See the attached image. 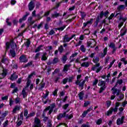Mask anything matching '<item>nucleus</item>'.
Wrapping results in <instances>:
<instances>
[{"label":"nucleus","mask_w":127,"mask_h":127,"mask_svg":"<svg viewBox=\"0 0 127 127\" xmlns=\"http://www.w3.org/2000/svg\"><path fill=\"white\" fill-rule=\"evenodd\" d=\"M102 123H103V119H102V118H100L99 119L97 120L96 121V125H101Z\"/></svg>","instance_id":"2f4dec72"},{"label":"nucleus","mask_w":127,"mask_h":127,"mask_svg":"<svg viewBox=\"0 0 127 127\" xmlns=\"http://www.w3.org/2000/svg\"><path fill=\"white\" fill-rule=\"evenodd\" d=\"M70 66L71 64H65L64 67L63 71L65 73H67L68 70H69V68H70Z\"/></svg>","instance_id":"a211bd4d"},{"label":"nucleus","mask_w":127,"mask_h":127,"mask_svg":"<svg viewBox=\"0 0 127 127\" xmlns=\"http://www.w3.org/2000/svg\"><path fill=\"white\" fill-rule=\"evenodd\" d=\"M120 107V103L119 102H116V105H115V107L114 108V113H117L118 112V107Z\"/></svg>","instance_id":"b1692460"},{"label":"nucleus","mask_w":127,"mask_h":127,"mask_svg":"<svg viewBox=\"0 0 127 127\" xmlns=\"http://www.w3.org/2000/svg\"><path fill=\"white\" fill-rule=\"evenodd\" d=\"M104 11H102L101 12V13L100 14L99 18H102V17H103V16H104Z\"/></svg>","instance_id":"e2e57ef3"},{"label":"nucleus","mask_w":127,"mask_h":127,"mask_svg":"<svg viewBox=\"0 0 127 127\" xmlns=\"http://www.w3.org/2000/svg\"><path fill=\"white\" fill-rule=\"evenodd\" d=\"M107 52H108V48L106 47L103 50V54H101L102 58H103V57H105V56L107 55Z\"/></svg>","instance_id":"4be33fe9"},{"label":"nucleus","mask_w":127,"mask_h":127,"mask_svg":"<svg viewBox=\"0 0 127 127\" xmlns=\"http://www.w3.org/2000/svg\"><path fill=\"white\" fill-rule=\"evenodd\" d=\"M86 45L88 47L90 46L91 48H93L96 46V41L94 40H90L87 41Z\"/></svg>","instance_id":"9d476101"},{"label":"nucleus","mask_w":127,"mask_h":127,"mask_svg":"<svg viewBox=\"0 0 127 127\" xmlns=\"http://www.w3.org/2000/svg\"><path fill=\"white\" fill-rule=\"evenodd\" d=\"M7 124H8V121L6 120L4 123L3 124V126L4 127H6L7 126Z\"/></svg>","instance_id":"69168bd1"},{"label":"nucleus","mask_w":127,"mask_h":127,"mask_svg":"<svg viewBox=\"0 0 127 127\" xmlns=\"http://www.w3.org/2000/svg\"><path fill=\"white\" fill-rule=\"evenodd\" d=\"M26 46V47L28 48L29 47V46L30 45V41L28 40L26 42V44L25 45Z\"/></svg>","instance_id":"680f3d73"},{"label":"nucleus","mask_w":127,"mask_h":127,"mask_svg":"<svg viewBox=\"0 0 127 127\" xmlns=\"http://www.w3.org/2000/svg\"><path fill=\"white\" fill-rule=\"evenodd\" d=\"M66 61H67V56L64 55L63 57V59H62L63 63H64V64H65Z\"/></svg>","instance_id":"58836bf2"},{"label":"nucleus","mask_w":127,"mask_h":127,"mask_svg":"<svg viewBox=\"0 0 127 127\" xmlns=\"http://www.w3.org/2000/svg\"><path fill=\"white\" fill-rule=\"evenodd\" d=\"M28 7H29V10L30 11H31V10H33L34 9V7H35V5L34 4V3L33 1H31L29 5H28Z\"/></svg>","instance_id":"4468645a"},{"label":"nucleus","mask_w":127,"mask_h":127,"mask_svg":"<svg viewBox=\"0 0 127 127\" xmlns=\"http://www.w3.org/2000/svg\"><path fill=\"white\" fill-rule=\"evenodd\" d=\"M98 82H99V80H98L97 79H95V80L93 82V85L96 86L97 84H98Z\"/></svg>","instance_id":"09e8293b"},{"label":"nucleus","mask_w":127,"mask_h":127,"mask_svg":"<svg viewBox=\"0 0 127 127\" xmlns=\"http://www.w3.org/2000/svg\"><path fill=\"white\" fill-rule=\"evenodd\" d=\"M68 78H65L64 79H63L62 82L64 85H65V84L67 83V82H68Z\"/></svg>","instance_id":"a19ab883"},{"label":"nucleus","mask_w":127,"mask_h":127,"mask_svg":"<svg viewBox=\"0 0 127 127\" xmlns=\"http://www.w3.org/2000/svg\"><path fill=\"white\" fill-rule=\"evenodd\" d=\"M0 75H1L2 77H0V84L2 82V79L4 78L7 74V70L6 68H4L3 67H0Z\"/></svg>","instance_id":"39448f33"},{"label":"nucleus","mask_w":127,"mask_h":127,"mask_svg":"<svg viewBox=\"0 0 127 127\" xmlns=\"http://www.w3.org/2000/svg\"><path fill=\"white\" fill-rule=\"evenodd\" d=\"M15 104H20L21 103V101H20V98L16 97L15 99Z\"/></svg>","instance_id":"e433bc0d"},{"label":"nucleus","mask_w":127,"mask_h":127,"mask_svg":"<svg viewBox=\"0 0 127 127\" xmlns=\"http://www.w3.org/2000/svg\"><path fill=\"white\" fill-rule=\"evenodd\" d=\"M80 50L82 51V52L85 53V52H86V48H85V46L83 45H81L80 46Z\"/></svg>","instance_id":"f704fd0d"},{"label":"nucleus","mask_w":127,"mask_h":127,"mask_svg":"<svg viewBox=\"0 0 127 127\" xmlns=\"http://www.w3.org/2000/svg\"><path fill=\"white\" fill-rule=\"evenodd\" d=\"M47 49L48 51H51V50H52V47L51 46H49L47 47Z\"/></svg>","instance_id":"774afa93"},{"label":"nucleus","mask_w":127,"mask_h":127,"mask_svg":"<svg viewBox=\"0 0 127 127\" xmlns=\"http://www.w3.org/2000/svg\"><path fill=\"white\" fill-rule=\"evenodd\" d=\"M76 85H78L79 88L81 89V90H83L84 89V85H85V80L83 79L81 80H76L75 82Z\"/></svg>","instance_id":"6e6552de"},{"label":"nucleus","mask_w":127,"mask_h":127,"mask_svg":"<svg viewBox=\"0 0 127 127\" xmlns=\"http://www.w3.org/2000/svg\"><path fill=\"white\" fill-rule=\"evenodd\" d=\"M31 65H32V62L28 63L25 65V68H26V67H28V66H31Z\"/></svg>","instance_id":"13d9d810"},{"label":"nucleus","mask_w":127,"mask_h":127,"mask_svg":"<svg viewBox=\"0 0 127 127\" xmlns=\"http://www.w3.org/2000/svg\"><path fill=\"white\" fill-rule=\"evenodd\" d=\"M76 36V35L73 34L70 37H69L68 35H65L63 38V42L65 43V42H69L72 38H74Z\"/></svg>","instance_id":"1a4fd4ad"},{"label":"nucleus","mask_w":127,"mask_h":127,"mask_svg":"<svg viewBox=\"0 0 127 127\" xmlns=\"http://www.w3.org/2000/svg\"><path fill=\"white\" fill-rule=\"evenodd\" d=\"M125 120V117L122 116L121 118H118L117 120V126H121L124 124V121Z\"/></svg>","instance_id":"ddd939ff"},{"label":"nucleus","mask_w":127,"mask_h":127,"mask_svg":"<svg viewBox=\"0 0 127 127\" xmlns=\"http://www.w3.org/2000/svg\"><path fill=\"white\" fill-rule=\"evenodd\" d=\"M93 110V107H89L86 111L87 112V113H89V112H91Z\"/></svg>","instance_id":"0e129e2a"},{"label":"nucleus","mask_w":127,"mask_h":127,"mask_svg":"<svg viewBox=\"0 0 127 127\" xmlns=\"http://www.w3.org/2000/svg\"><path fill=\"white\" fill-rule=\"evenodd\" d=\"M35 116V113H30L26 117V119H28V118H30V117H33Z\"/></svg>","instance_id":"c03bdc74"},{"label":"nucleus","mask_w":127,"mask_h":127,"mask_svg":"<svg viewBox=\"0 0 127 127\" xmlns=\"http://www.w3.org/2000/svg\"><path fill=\"white\" fill-rule=\"evenodd\" d=\"M59 80H60V77H55L54 78V81L55 83H57Z\"/></svg>","instance_id":"864d4df0"},{"label":"nucleus","mask_w":127,"mask_h":127,"mask_svg":"<svg viewBox=\"0 0 127 127\" xmlns=\"http://www.w3.org/2000/svg\"><path fill=\"white\" fill-rule=\"evenodd\" d=\"M115 61H116V60H114L110 64L109 67H108V69H110V68L112 67V66H113V65H114V63H115Z\"/></svg>","instance_id":"603ef678"},{"label":"nucleus","mask_w":127,"mask_h":127,"mask_svg":"<svg viewBox=\"0 0 127 127\" xmlns=\"http://www.w3.org/2000/svg\"><path fill=\"white\" fill-rule=\"evenodd\" d=\"M124 8H125V5H120L117 7V10L119 12L122 11V10Z\"/></svg>","instance_id":"393cba45"},{"label":"nucleus","mask_w":127,"mask_h":127,"mask_svg":"<svg viewBox=\"0 0 127 127\" xmlns=\"http://www.w3.org/2000/svg\"><path fill=\"white\" fill-rule=\"evenodd\" d=\"M55 107V103H53L50 106L46 108V109H45V110L43 112V114L42 115V117L44 118V117H46L48 111L49 112H48V115H51V113H52V112H53V110H54Z\"/></svg>","instance_id":"f257e3e1"},{"label":"nucleus","mask_w":127,"mask_h":127,"mask_svg":"<svg viewBox=\"0 0 127 127\" xmlns=\"http://www.w3.org/2000/svg\"><path fill=\"white\" fill-rule=\"evenodd\" d=\"M27 115H28V111H27V109H25L24 111V117H27Z\"/></svg>","instance_id":"3c124183"},{"label":"nucleus","mask_w":127,"mask_h":127,"mask_svg":"<svg viewBox=\"0 0 127 127\" xmlns=\"http://www.w3.org/2000/svg\"><path fill=\"white\" fill-rule=\"evenodd\" d=\"M66 116V112H64L63 114L61 113L59 114L57 117V120H60L63 118H65Z\"/></svg>","instance_id":"dca6fc26"},{"label":"nucleus","mask_w":127,"mask_h":127,"mask_svg":"<svg viewBox=\"0 0 127 127\" xmlns=\"http://www.w3.org/2000/svg\"><path fill=\"white\" fill-rule=\"evenodd\" d=\"M7 99H8V96H5L1 97L2 101H4L5 100H7Z\"/></svg>","instance_id":"052dcab7"},{"label":"nucleus","mask_w":127,"mask_h":127,"mask_svg":"<svg viewBox=\"0 0 127 127\" xmlns=\"http://www.w3.org/2000/svg\"><path fill=\"white\" fill-rule=\"evenodd\" d=\"M115 17H117V18L120 17L119 21H121V22H123V23L127 20V18L123 17L121 13H117L115 15Z\"/></svg>","instance_id":"9b49d317"},{"label":"nucleus","mask_w":127,"mask_h":127,"mask_svg":"<svg viewBox=\"0 0 127 127\" xmlns=\"http://www.w3.org/2000/svg\"><path fill=\"white\" fill-rule=\"evenodd\" d=\"M98 85L101 87L99 89V94H102V93L106 90V88H107V86H106V81L100 79Z\"/></svg>","instance_id":"7ed1b4c3"},{"label":"nucleus","mask_w":127,"mask_h":127,"mask_svg":"<svg viewBox=\"0 0 127 127\" xmlns=\"http://www.w3.org/2000/svg\"><path fill=\"white\" fill-rule=\"evenodd\" d=\"M10 46L11 49H15V48H16V44H15V43H14L12 41L10 43L7 42L6 43V50H8Z\"/></svg>","instance_id":"0eeeda50"},{"label":"nucleus","mask_w":127,"mask_h":127,"mask_svg":"<svg viewBox=\"0 0 127 127\" xmlns=\"http://www.w3.org/2000/svg\"><path fill=\"white\" fill-rule=\"evenodd\" d=\"M10 53L12 57H15V51L13 50H10Z\"/></svg>","instance_id":"c9c22d12"},{"label":"nucleus","mask_w":127,"mask_h":127,"mask_svg":"<svg viewBox=\"0 0 127 127\" xmlns=\"http://www.w3.org/2000/svg\"><path fill=\"white\" fill-rule=\"evenodd\" d=\"M59 61V60L57 58H55L54 60H53V64H56V63H58Z\"/></svg>","instance_id":"ea45409f"},{"label":"nucleus","mask_w":127,"mask_h":127,"mask_svg":"<svg viewBox=\"0 0 127 127\" xmlns=\"http://www.w3.org/2000/svg\"><path fill=\"white\" fill-rule=\"evenodd\" d=\"M39 56H40V53H37L35 56V60H37L39 58Z\"/></svg>","instance_id":"49530a36"},{"label":"nucleus","mask_w":127,"mask_h":127,"mask_svg":"<svg viewBox=\"0 0 127 127\" xmlns=\"http://www.w3.org/2000/svg\"><path fill=\"white\" fill-rule=\"evenodd\" d=\"M90 104V102L87 101L84 103V107H88L89 106V104Z\"/></svg>","instance_id":"338daca9"},{"label":"nucleus","mask_w":127,"mask_h":127,"mask_svg":"<svg viewBox=\"0 0 127 127\" xmlns=\"http://www.w3.org/2000/svg\"><path fill=\"white\" fill-rule=\"evenodd\" d=\"M58 50L60 53H62V52H63V51H64L63 46L61 45L60 47L59 48Z\"/></svg>","instance_id":"a18cd8bd"},{"label":"nucleus","mask_w":127,"mask_h":127,"mask_svg":"<svg viewBox=\"0 0 127 127\" xmlns=\"http://www.w3.org/2000/svg\"><path fill=\"white\" fill-rule=\"evenodd\" d=\"M100 63L96 64L91 67V70L92 71H95L96 73H99L103 69V66H100Z\"/></svg>","instance_id":"423d86ee"},{"label":"nucleus","mask_w":127,"mask_h":127,"mask_svg":"<svg viewBox=\"0 0 127 127\" xmlns=\"http://www.w3.org/2000/svg\"><path fill=\"white\" fill-rule=\"evenodd\" d=\"M79 100H83V98H84V92L81 91L78 94Z\"/></svg>","instance_id":"c756f323"},{"label":"nucleus","mask_w":127,"mask_h":127,"mask_svg":"<svg viewBox=\"0 0 127 127\" xmlns=\"http://www.w3.org/2000/svg\"><path fill=\"white\" fill-rule=\"evenodd\" d=\"M87 114H88V112L86 111H84L83 112V113H82V115L81 116V117L82 118H85V117H86V116H87Z\"/></svg>","instance_id":"37998d69"},{"label":"nucleus","mask_w":127,"mask_h":127,"mask_svg":"<svg viewBox=\"0 0 127 127\" xmlns=\"http://www.w3.org/2000/svg\"><path fill=\"white\" fill-rule=\"evenodd\" d=\"M73 80H74V76H70L68 79V82L69 83H72V82H73Z\"/></svg>","instance_id":"79ce46f5"},{"label":"nucleus","mask_w":127,"mask_h":127,"mask_svg":"<svg viewBox=\"0 0 127 127\" xmlns=\"http://www.w3.org/2000/svg\"><path fill=\"white\" fill-rule=\"evenodd\" d=\"M99 61H100V59L98 57H96L95 59H93V62H94V63H95L96 64H98Z\"/></svg>","instance_id":"72a5a7b5"},{"label":"nucleus","mask_w":127,"mask_h":127,"mask_svg":"<svg viewBox=\"0 0 127 127\" xmlns=\"http://www.w3.org/2000/svg\"><path fill=\"white\" fill-rule=\"evenodd\" d=\"M114 108L111 107L109 110L108 111H107V116H111V115H112V114H113V112H114Z\"/></svg>","instance_id":"5701e85b"},{"label":"nucleus","mask_w":127,"mask_h":127,"mask_svg":"<svg viewBox=\"0 0 127 127\" xmlns=\"http://www.w3.org/2000/svg\"><path fill=\"white\" fill-rule=\"evenodd\" d=\"M120 61H121V62H123L124 65H127V59L125 58H123L120 60Z\"/></svg>","instance_id":"473e14b6"},{"label":"nucleus","mask_w":127,"mask_h":127,"mask_svg":"<svg viewBox=\"0 0 127 127\" xmlns=\"http://www.w3.org/2000/svg\"><path fill=\"white\" fill-rule=\"evenodd\" d=\"M12 105H13V101L12 100V98H10L9 99V105L10 106V107H11V106H12Z\"/></svg>","instance_id":"6e6d98bb"},{"label":"nucleus","mask_w":127,"mask_h":127,"mask_svg":"<svg viewBox=\"0 0 127 127\" xmlns=\"http://www.w3.org/2000/svg\"><path fill=\"white\" fill-rule=\"evenodd\" d=\"M20 62L22 63L27 62V59L26 57L24 55H21L19 58Z\"/></svg>","instance_id":"2eb2a0df"},{"label":"nucleus","mask_w":127,"mask_h":127,"mask_svg":"<svg viewBox=\"0 0 127 127\" xmlns=\"http://www.w3.org/2000/svg\"><path fill=\"white\" fill-rule=\"evenodd\" d=\"M49 95V91H46L45 94L43 96V98L44 99H46L47 98V97H48Z\"/></svg>","instance_id":"de8ad7c7"},{"label":"nucleus","mask_w":127,"mask_h":127,"mask_svg":"<svg viewBox=\"0 0 127 127\" xmlns=\"http://www.w3.org/2000/svg\"><path fill=\"white\" fill-rule=\"evenodd\" d=\"M39 90H42V89H43V88H44V87H45V83L44 82H41L40 84H39Z\"/></svg>","instance_id":"a878e982"},{"label":"nucleus","mask_w":127,"mask_h":127,"mask_svg":"<svg viewBox=\"0 0 127 127\" xmlns=\"http://www.w3.org/2000/svg\"><path fill=\"white\" fill-rule=\"evenodd\" d=\"M109 47H110V48H116V44L114 43L111 42L110 43V44H108Z\"/></svg>","instance_id":"7c9ffc66"},{"label":"nucleus","mask_w":127,"mask_h":127,"mask_svg":"<svg viewBox=\"0 0 127 127\" xmlns=\"http://www.w3.org/2000/svg\"><path fill=\"white\" fill-rule=\"evenodd\" d=\"M48 58V56H47V53H43V55L41 56V60H42V61H46V60H47Z\"/></svg>","instance_id":"f3484780"},{"label":"nucleus","mask_w":127,"mask_h":127,"mask_svg":"<svg viewBox=\"0 0 127 127\" xmlns=\"http://www.w3.org/2000/svg\"><path fill=\"white\" fill-rule=\"evenodd\" d=\"M81 17L82 18H84V17H86V13L84 12H81Z\"/></svg>","instance_id":"4d7b16f0"},{"label":"nucleus","mask_w":127,"mask_h":127,"mask_svg":"<svg viewBox=\"0 0 127 127\" xmlns=\"http://www.w3.org/2000/svg\"><path fill=\"white\" fill-rule=\"evenodd\" d=\"M78 55V53H74V54H72L71 56H70V58H74V57H76Z\"/></svg>","instance_id":"5fc2aeb1"},{"label":"nucleus","mask_w":127,"mask_h":127,"mask_svg":"<svg viewBox=\"0 0 127 127\" xmlns=\"http://www.w3.org/2000/svg\"><path fill=\"white\" fill-rule=\"evenodd\" d=\"M33 127H41V125L40 124V120L38 118H35L34 120V124Z\"/></svg>","instance_id":"f8f14e48"},{"label":"nucleus","mask_w":127,"mask_h":127,"mask_svg":"<svg viewBox=\"0 0 127 127\" xmlns=\"http://www.w3.org/2000/svg\"><path fill=\"white\" fill-rule=\"evenodd\" d=\"M122 84H123V79L117 80L116 83L115 84V86L112 88V94H113V95H115L116 94L117 96H119V95H120V92H121V90L116 88V87H117L118 85H122Z\"/></svg>","instance_id":"f03ea898"},{"label":"nucleus","mask_w":127,"mask_h":127,"mask_svg":"<svg viewBox=\"0 0 127 127\" xmlns=\"http://www.w3.org/2000/svg\"><path fill=\"white\" fill-rule=\"evenodd\" d=\"M66 27V25H64L62 27H61L59 28V30L60 31H63V30H64V29Z\"/></svg>","instance_id":"8fccbe9b"},{"label":"nucleus","mask_w":127,"mask_h":127,"mask_svg":"<svg viewBox=\"0 0 127 127\" xmlns=\"http://www.w3.org/2000/svg\"><path fill=\"white\" fill-rule=\"evenodd\" d=\"M127 30L126 28V27H124L121 31V36H124V35H126V33H127Z\"/></svg>","instance_id":"6ab92c4d"},{"label":"nucleus","mask_w":127,"mask_h":127,"mask_svg":"<svg viewBox=\"0 0 127 127\" xmlns=\"http://www.w3.org/2000/svg\"><path fill=\"white\" fill-rule=\"evenodd\" d=\"M89 66H90L89 62H84L81 64L82 67H89Z\"/></svg>","instance_id":"bb28decb"},{"label":"nucleus","mask_w":127,"mask_h":127,"mask_svg":"<svg viewBox=\"0 0 127 127\" xmlns=\"http://www.w3.org/2000/svg\"><path fill=\"white\" fill-rule=\"evenodd\" d=\"M42 47H43V46H42V45H40V46H38L37 47V48L36 49V50H35V53H37V52H39V51H40V50H42L41 49V48H42Z\"/></svg>","instance_id":"c85d7f7f"},{"label":"nucleus","mask_w":127,"mask_h":127,"mask_svg":"<svg viewBox=\"0 0 127 127\" xmlns=\"http://www.w3.org/2000/svg\"><path fill=\"white\" fill-rule=\"evenodd\" d=\"M31 83V80H30V79H28L27 82L26 83V87L22 90V92L20 94V96H21L22 95L23 96V98H26V97H27V93L26 92V91H25V90H26V89H27V88H28V87H29Z\"/></svg>","instance_id":"20e7f679"},{"label":"nucleus","mask_w":127,"mask_h":127,"mask_svg":"<svg viewBox=\"0 0 127 127\" xmlns=\"http://www.w3.org/2000/svg\"><path fill=\"white\" fill-rule=\"evenodd\" d=\"M20 110V106H15L13 109L12 113L13 114H16V112L19 111Z\"/></svg>","instance_id":"aec40b11"},{"label":"nucleus","mask_w":127,"mask_h":127,"mask_svg":"<svg viewBox=\"0 0 127 127\" xmlns=\"http://www.w3.org/2000/svg\"><path fill=\"white\" fill-rule=\"evenodd\" d=\"M58 16H59V13H57L56 11H55L54 13L52 14V17L53 18L58 17Z\"/></svg>","instance_id":"cd10ccee"},{"label":"nucleus","mask_w":127,"mask_h":127,"mask_svg":"<svg viewBox=\"0 0 127 127\" xmlns=\"http://www.w3.org/2000/svg\"><path fill=\"white\" fill-rule=\"evenodd\" d=\"M101 18H100V16H98L97 18H96V20L95 21V24H96V25H98L99 22H100V20Z\"/></svg>","instance_id":"4c0bfd02"},{"label":"nucleus","mask_w":127,"mask_h":127,"mask_svg":"<svg viewBox=\"0 0 127 127\" xmlns=\"http://www.w3.org/2000/svg\"><path fill=\"white\" fill-rule=\"evenodd\" d=\"M95 55H96V53H92L90 54L89 57L90 58H94V57H95Z\"/></svg>","instance_id":"bf43d9fd"},{"label":"nucleus","mask_w":127,"mask_h":127,"mask_svg":"<svg viewBox=\"0 0 127 127\" xmlns=\"http://www.w3.org/2000/svg\"><path fill=\"white\" fill-rule=\"evenodd\" d=\"M18 78V76L15 73H13L11 74L10 77V80H11V81H13V80H16Z\"/></svg>","instance_id":"412c9836"}]
</instances>
